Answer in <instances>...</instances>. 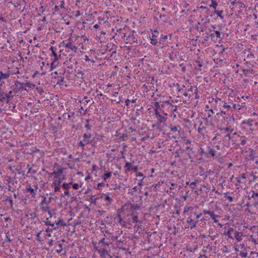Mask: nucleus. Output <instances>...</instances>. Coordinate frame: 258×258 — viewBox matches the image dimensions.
<instances>
[{
  "instance_id": "obj_55",
  "label": "nucleus",
  "mask_w": 258,
  "mask_h": 258,
  "mask_svg": "<svg viewBox=\"0 0 258 258\" xmlns=\"http://www.w3.org/2000/svg\"><path fill=\"white\" fill-rule=\"evenodd\" d=\"M42 66H40L41 68V74L42 75H45L48 72V69L46 70V69H44Z\"/></svg>"
},
{
  "instance_id": "obj_58",
  "label": "nucleus",
  "mask_w": 258,
  "mask_h": 258,
  "mask_svg": "<svg viewBox=\"0 0 258 258\" xmlns=\"http://www.w3.org/2000/svg\"><path fill=\"white\" fill-rule=\"evenodd\" d=\"M58 245L59 248L58 249H56V252L57 253H59L61 252L62 251V245L61 244H58Z\"/></svg>"
},
{
  "instance_id": "obj_34",
  "label": "nucleus",
  "mask_w": 258,
  "mask_h": 258,
  "mask_svg": "<svg viewBox=\"0 0 258 258\" xmlns=\"http://www.w3.org/2000/svg\"><path fill=\"white\" fill-rule=\"evenodd\" d=\"M132 221L134 223L137 224L138 223H141V222L139 220L138 216L137 214L134 213L132 214Z\"/></svg>"
},
{
  "instance_id": "obj_1",
  "label": "nucleus",
  "mask_w": 258,
  "mask_h": 258,
  "mask_svg": "<svg viewBox=\"0 0 258 258\" xmlns=\"http://www.w3.org/2000/svg\"><path fill=\"white\" fill-rule=\"evenodd\" d=\"M66 169V168L61 167L58 168L56 170H54L52 172L48 173L49 176H53L50 184V188L52 191L55 193L60 192L61 184L63 180H65V175H61Z\"/></svg>"
},
{
  "instance_id": "obj_10",
  "label": "nucleus",
  "mask_w": 258,
  "mask_h": 258,
  "mask_svg": "<svg viewBox=\"0 0 258 258\" xmlns=\"http://www.w3.org/2000/svg\"><path fill=\"white\" fill-rule=\"evenodd\" d=\"M203 213L204 215H209L214 223H217L218 222L217 218H220V216L216 215L214 211L204 209L203 210Z\"/></svg>"
},
{
  "instance_id": "obj_25",
  "label": "nucleus",
  "mask_w": 258,
  "mask_h": 258,
  "mask_svg": "<svg viewBox=\"0 0 258 258\" xmlns=\"http://www.w3.org/2000/svg\"><path fill=\"white\" fill-rule=\"evenodd\" d=\"M117 136V142H120L124 141L125 138L127 137V135L125 134H118Z\"/></svg>"
},
{
  "instance_id": "obj_20",
  "label": "nucleus",
  "mask_w": 258,
  "mask_h": 258,
  "mask_svg": "<svg viewBox=\"0 0 258 258\" xmlns=\"http://www.w3.org/2000/svg\"><path fill=\"white\" fill-rule=\"evenodd\" d=\"M48 173H50L46 171L44 169H42L41 171L37 174L38 177H37V179H39L40 182L43 181L41 176H45L46 174L48 175Z\"/></svg>"
},
{
  "instance_id": "obj_16",
  "label": "nucleus",
  "mask_w": 258,
  "mask_h": 258,
  "mask_svg": "<svg viewBox=\"0 0 258 258\" xmlns=\"http://www.w3.org/2000/svg\"><path fill=\"white\" fill-rule=\"evenodd\" d=\"M221 34L219 31H214L213 33L210 34V37L212 41L216 42L220 38Z\"/></svg>"
},
{
  "instance_id": "obj_57",
  "label": "nucleus",
  "mask_w": 258,
  "mask_h": 258,
  "mask_svg": "<svg viewBox=\"0 0 258 258\" xmlns=\"http://www.w3.org/2000/svg\"><path fill=\"white\" fill-rule=\"evenodd\" d=\"M85 127L88 130H90L91 128V125L89 124V120H86V124L85 125Z\"/></svg>"
},
{
  "instance_id": "obj_11",
  "label": "nucleus",
  "mask_w": 258,
  "mask_h": 258,
  "mask_svg": "<svg viewBox=\"0 0 258 258\" xmlns=\"http://www.w3.org/2000/svg\"><path fill=\"white\" fill-rule=\"evenodd\" d=\"M155 106L156 107V108L154 109V114L155 115V117H157L158 116L160 115L161 112H162L163 115L165 116L168 115L167 113L165 112V110L160 106L159 102H156L155 103Z\"/></svg>"
},
{
  "instance_id": "obj_32",
  "label": "nucleus",
  "mask_w": 258,
  "mask_h": 258,
  "mask_svg": "<svg viewBox=\"0 0 258 258\" xmlns=\"http://www.w3.org/2000/svg\"><path fill=\"white\" fill-rule=\"evenodd\" d=\"M42 232L40 231V232H38L36 235V239L40 243H42L44 240V238L42 235Z\"/></svg>"
},
{
  "instance_id": "obj_39",
  "label": "nucleus",
  "mask_w": 258,
  "mask_h": 258,
  "mask_svg": "<svg viewBox=\"0 0 258 258\" xmlns=\"http://www.w3.org/2000/svg\"><path fill=\"white\" fill-rule=\"evenodd\" d=\"M251 197L255 200L254 204L258 205V193L253 192Z\"/></svg>"
},
{
  "instance_id": "obj_14",
  "label": "nucleus",
  "mask_w": 258,
  "mask_h": 258,
  "mask_svg": "<svg viewBox=\"0 0 258 258\" xmlns=\"http://www.w3.org/2000/svg\"><path fill=\"white\" fill-rule=\"evenodd\" d=\"M110 13H111L110 11H106L104 12L103 16H100L98 18L99 23H100L102 22H103V23L107 22L109 20V17L111 16Z\"/></svg>"
},
{
  "instance_id": "obj_47",
  "label": "nucleus",
  "mask_w": 258,
  "mask_h": 258,
  "mask_svg": "<svg viewBox=\"0 0 258 258\" xmlns=\"http://www.w3.org/2000/svg\"><path fill=\"white\" fill-rule=\"evenodd\" d=\"M36 90L37 93H39L40 95H42L44 93L43 89L41 88L40 87H37L36 88Z\"/></svg>"
},
{
  "instance_id": "obj_9",
  "label": "nucleus",
  "mask_w": 258,
  "mask_h": 258,
  "mask_svg": "<svg viewBox=\"0 0 258 258\" xmlns=\"http://www.w3.org/2000/svg\"><path fill=\"white\" fill-rule=\"evenodd\" d=\"M232 131L233 130L231 129L230 127H227L221 129V134L223 135V137L226 141L228 142V143H229L231 139L230 135Z\"/></svg>"
},
{
  "instance_id": "obj_53",
  "label": "nucleus",
  "mask_w": 258,
  "mask_h": 258,
  "mask_svg": "<svg viewBox=\"0 0 258 258\" xmlns=\"http://www.w3.org/2000/svg\"><path fill=\"white\" fill-rule=\"evenodd\" d=\"M240 144L241 145H244L246 144V140L245 139V137H242L240 138Z\"/></svg>"
},
{
  "instance_id": "obj_45",
  "label": "nucleus",
  "mask_w": 258,
  "mask_h": 258,
  "mask_svg": "<svg viewBox=\"0 0 258 258\" xmlns=\"http://www.w3.org/2000/svg\"><path fill=\"white\" fill-rule=\"evenodd\" d=\"M105 186V183L103 182H99L97 184V187H96V189L101 190V187H104Z\"/></svg>"
},
{
  "instance_id": "obj_8",
  "label": "nucleus",
  "mask_w": 258,
  "mask_h": 258,
  "mask_svg": "<svg viewBox=\"0 0 258 258\" xmlns=\"http://www.w3.org/2000/svg\"><path fill=\"white\" fill-rule=\"evenodd\" d=\"M65 41L74 45H76L78 47L82 44L80 37L75 34H71L69 38Z\"/></svg>"
},
{
  "instance_id": "obj_4",
  "label": "nucleus",
  "mask_w": 258,
  "mask_h": 258,
  "mask_svg": "<svg viewBox=\"0 0 258 258\" xmlns=\"http://www.w3.org/2000/svg\"><path fill=\"white\" fill-rule=\"evenodd\" d=\"M62 46L63 47L62 50H60L59 52L61 53L63 51L66 53H76L78 51V46L71 44L65 40L63 41L62 43Z\"/></svg>"
},
{
  "instance_id": "obj_48",
  "label": "nucleus",
  "mask_w": 258,
  "mask_h": 258,
  "mask_svg": "<svg viewBox=\"0 0 258 258\" xmlns=\"http://www.w3.org/2000/svg\"><path fill=\"white\" fill-rule=\"evenodd\" d=\"M208 154L212 157H214L215 156V150L213 148H210L209 150Z\"/></svg>"
},
{
  "instance_id": "obj_61",
  "label": "nucleus",
  "mask_w": 258,
  "mask_h": 258,
  "mask_svg": "<svg viewBox=\"0 0 258 258\" xmlns=\"http://www.w3.org/2000/svg\"><path fill=\"white\" fill-rule=\"evenodd\" d=\"M70 191H69V190H65V191L63 192V194H62L61 196L62 197H64V196H69L70 195Z\"/></svg>"
},
{
  "instance_id": "obj_22",
  "label": "nucleus",
  "mask_w": 258,
  "mask_h": 258,
  "mask_svg": "<svg viewBox=\"0 0 258 258\" xmlns=\"http://www.w3.org/2000/svg\"><path fill=\"white\" fill-rule=\"evenodd\" d=\"M156 118L157 120L158 123H164L167 120V116L164 115H162L161 114L158 116Z\"/></svg>"
},
{
  "instance_id": "obj_15",
  "label": "nucleus",
  "mask_w": 258,
  "mask_h": 258,
  "mask_svg": "<svg viewBox=\"0 0 258 258\" xmlns=\"http://www.w3.org/2000/svg\"><path fill=\"white\" fill-rule=\"evenodd\" d=\"M101 198L103 199L105 205L107 206H110L113 201L112 199L109 196L108 193L103 194Z\"/></svg>"
},
{
  "instance_id": "obj_33",
  "label": "nucleus",
  "mask_w": 258,
  "mask_h": 258,
  "mask_svg": "<svg viewBox=\"0 0 258 258\" xmlns=\"http://www.w3.org/2000/svg\"><path fill=\"white\" fill-rule=\"evenodd\" d=\"M64 81V78L63 77L61 76L58 77L57 78V84H58L60 86H63L64 85L66 86L67 85L64 84L65 83Z\"/></svg>"
},
{
  "instance_id": "obj_54",
  "label": "nucleus",
  "mask_w": 258,
  "mask_h": 258,
  "mask_svg": "<svg viewBox=\"0 0 258 258\" xmlns=\"http://www.w3.org/2000/svg\"><path fill=\"white\" fill-rule=\"evenodd\" d=\"M19 73V71L17 68H16V70H14L13 71L10 70V76L12 75L18 74Z\"/></svg>"
},
{
  "instance_id": "obj_2",
  "label": "nucleus",
  "mask_w": 258,
  "mask_h": 258,
  "mask_svg": "<svg viewBox=\"0 0 258 258\" xmlns=\"http://www.w3.org/2000/svg\"><path fill=\"white\" fill-rule=\"evenodd\" d=\"M50 50L51 51L50 54L51 62L49 64L48 68V72H50L58 67L59 62V59H60V55H57L56 53L55 52L54 48L53 46H51Z\"/></svg>"
},
{
  "instance_id": "obj_35",
  "label": "nucleus",
  "mask_w": 258,
  "mask_h": 258,
  "mask_svg": "<svg viewBox=\"0 0 258 258\" xmlns=\"http://www.w3.org/2000/svg\"><path fill=\"white\" fill-rule=\"evenodd\" d=\"M114 219L117 220L118 223H119L121 226L125 225V222L122 220L120 214H118Z\"/></svg>"
},
{
  "instance_id": "obj_36",
  "label": "nucleus",
  "mask_w": 258,
  "mask_h": 258,
  "mask_svg": "<svg viewBox=\"0 0 258 258\" xmlns=\"http://www.w3.org/2000/svg\"><path fill=\"white\" fill-rule=\"evenodd\" d=\"M53 222H54V224H56V225H61V226H67V223H66L63 220L59 219L58 220H52Z\"/></svg>"
},
{
  "instance_id": "obj_37",
  "label": "nucleus",
  "mask_w": 258,
  "mask_h": 258,
  "mask_svg": "<svg viewBox=\"0 0 258 258\" xmlns=\"http://www.w3.org/2000/svg\"><path fill=\"white\" fill-rule=\"evenodd\" d=\"M26 216L28 218H31V219H33L37 217V214L34 212H32L31 213H27L26 214Z\"/></svg>"
},
{
  "instance_id": "obj_7",
  "label": "nucleus",
  "mask_w": 258,
  "mask_h": 258,
  "mask_svg": "<svg viewBox=\"0 0 258 258\" xmlns=\"http://www.w3.org/2000/svg\"><path fill=\"white\" fill-rule=\"evenodd\" d=\"M137 35L134 31L130 32L125 39V43L126 44H133L135 43H137Z\"/></svg>"
},
{
  "instance_id": "obj_26",
  "label": "nucleus",
  "mask_w": 258,
  "mask_h": 258,
  "mask_svg": "<svg viewBox=\"0 0 258 258\" xmlns=\"http://www.w3.org/2000/svg\"><path fill=\"white\" fill-rule=\"evenodd\" d=\"M198 221H195L190 218H188L187 219V222L190 224V227L191 229L195 228L196 226Z\"/></svg>"
},
{
  "instance_id": "obj_17",
  "label": "nucleus",
  "mask_w": 258,
  "mask_h": 258,
  "mask_svg": "<svg viewBox=\"0 0 258 258\" xmlns=\"http://www.w3.org/2000/svg\"><path fill=\"white\" fill-rule=\"evenodd\" d=\"M235 232V230L232 228H229L227 231H225L224 235L226 236H228L229 238L233 240L234 239V233Z\"/></svg>"
},
{
  "instance_id": "obj_52",
  "label": "nucleus",
  "mask_w": 258,
  "mask_h": 258,
  "mask_svg": "<svg viewBox=\"0 0 258 258\" xmlns=\"http://www.w3.org/2000/svg\"><path fill=\"white\" fill-rule=\"evenodd\" d=\"M84 74L82 71H78L76 75V76L78 78L83 79Z\"/></svg>"
},
{
  "instance_id": "obj_23",
  "label": "nucleus",
  "mask_w": 258,
  "mask_h": 258,
  "mask_svg": "<svg viewBox=\"0 0 258 258\" xmlns=\"http://www.w3.org/2000/svg\"><path fill=\"white\" fill-rule=\"evenodd\" d=\"M100 253V256L102 258H105L106 255L108 254V252L106 249L104 247L101 248L99 249H97Z\"/></svg>"
},
{
  "instance_id": "obj_13",
  "label": "nucleus",
  "mask_w": 258,
  "mask_h": 258,
  "mask_svg": "<svg viewBox=\"0 0 258 258\" xmlns=\"http://www.w3.org/2000/svg\"><path fill=\"white\" fill-rule=\"evenodd\" d=\"M25 192L29 194V196L33 198L35 197L37 193L36 189H34L30 183L28 184L27 187L25 189Z\"/></svg>"
},
{
  "instance_id": "obj_64",
  "label": "nucleus",
  "mask_w": 258,
  "mask_h": 258,
  "mask_svg": "<svg viewBox=\"0 0 258 258\" xmlns=\"http://www.w3.org/2000/svg\"><path fill=\"white\" fill-rule=\"evenodd\" d=\"M136 176H138V177H141L143 178H144L143 174L142 172H137Z\"/></svg>"
},
{
  "instance_id": "obj_19",
  "label": "nucleus",
  "mask_w": 258,
  "mask_h": 258,
  "mask_svg": "<svg viewBox=\"0 0 258 258\" xmlns=\"http://www.w3.org/2000/svg\"><path fill=\"white\" fill-rule=\"evenodd\" d=\"M10 76V70H8L6 73H3L2 71H0V82L2 80H6L8 79Z\"/></svg>"
},
{
  "instance_id": "obj_62",
  "label": "nucleus",
  "mask_w": 258,
  "mask_h": 258,
  "mask_svg": "<svg viewBox=\"0 0 258 258\" xmlns=\"http://www.w3.org/2000/svg\"><path fill=\"white\" fill-rule=\"evenodd\" d=\"M45 231L46 232V233H50L51 235H52V231H53V229L52 228H47Z\"/></svg>"
},
{
  "instance_id": "obj_40",
  "label": "nucleus",
  "mask_w": 258,
  "mask_h": 258,
  "mask_svg": "<svg viewBox=\"0 0 258 258\" xmlns=\"http://www.w3.org/2000/svg\"><path fill=\"white\" fill-rule=\"evenodd\" d=\"M51 2L53 3V4H56V5L54 6L53 10L54 11V12L55 13V12H58L60 9V7L59 5H58V2H57V3H55V2H53V0H51Z\"/></svg>"
},
{
  "instance_id": "obj_56",
  "label": "nucleus",
  "mask_w": 258,
  "mask_h": 258,
  "mask_svg": "<svg viewBox=\"0 0 258 258\" xmlns=\"http://www.w3.org/2000/svg\"><path fill=\"white\" fill-rule=\"evenodd\" d=\"M222 107L225 109H229L231 108L230 105L228 104L226 102H223V105Z\"/></svg>"
},
{
  "instance_id": "obj_29",
  "label": "nucleus",
  "mask_w": 258,
  "mask_h": 258,
  "mask_svg": "<svg viewBox=\"0 0 258 258\" xmlns=\"http://www.w3.org/2000/svg\"><path fill=\"white\" fill-rule=\"evenodd\" d=\"M112 175V172H108L106 173H104L102 176L101 178L103 179L104 181H106L107 180L110 178Z\"/></svg>"
},
{
  "instance_id": "obj_51",
  "label": "nucleus",
  "mask_w": 258,
  "mask_h": 258,
  "mask_svg": "<svg viewBox=\"0 0 258 258\" xmlns=\"http://www.w3.org/2000/svg\"><path fill=\"white\" fill-rule=\"evenodd\" d=\"M98 245L101 244L103 245V246L107 245L108 243L105 242V238H103L102 239L100 240L98 242Z\"/></svg>"
},
{
  "instance_id": "obj_31",
  "label": "nucleus",
  "mask_w": 258,
  "mask_h": 258,
  "mask_svg": "<svg viewBox=\"0 0 258 258\" xmlns=\"http://www.w3.org/2000/svg\"><path fill=\"white\" fill-rule=\"evenodd\" d=\"M169 128L172 132H173L176 134H178L179 133V130L180 128V127L179 126H170L169 127Z\"/></svg>"
},
{
  "instance_id": "obj_38",
  "label": "nucleus",
  "mask_w": 258,
  "mask_h": 258,
  "mask_svg": "<svg viewBox=\"0 0 258 258\" xmlns=\"http://www.w3.org/2000/svg\"><path fill=\"white\" fill-rule=\"evenodd\" d=\"M214 13L217 14L218 17H219L221 19L224 18V16L223 15V11L222 10H215Z\"/></svg>"
},
{
  "instance_id": "obj_43",
  "label": "nucleus",
  "mask_w": 258,
  "mask_h": 258,
  "mask_svg": "<svg viewBox=\"0 0 258 258\" xmlns=\"http://www.w3.org/2000/svg\"><path fill=\"white\" fill-rule=\"evenodd\" d=\"M132 167H132L131 163L128 162H126L125 163V164L124 165V168H126L127 171L131 170Z\"/></svg>"
},
{
  "instance_id": "obj_24",
  "label": "nucleus",
  "mask_w": 258,
  "mask_h": 258,
  "mask_svg": "<svg viewBox=\"0 0 258 258\" xmlns=\"http://www.w3.org/2000/svg\"><path fill=\"white\" fill-rule=\"evenodd\" d=\"M73 179H70V181L69 182H63L61 184V187L64 190H69L70 187V186L72 184Z\"/></svg>"
},
{
  "instance_id": "obj_21",
  "label": "nucleus",
  "mask_w": 258,
  "mask_h": 258,
  "mask_svg": "<svg viewBox=\"0 0 258 258\" xmlns=\"http://www.w3.org/2000/svg\"><path fill=\"white\" fill-rule=\"evenodd\" d=\"M246 176L245 174L243 173L240 175L238 177L236 178L237 181L239 183H245L246 182Z\"/></svg>"
},
{
  "instance_id": "obj_60",
  "label": "nucleus",
  "mask_w": 258,
  "mask_h": 258,
  "mask_svg": "<svg viewBox=\"0 0 258 258\" xmlns=\"http://www.w3.org/2000/svg\"><path fill=\"white\" fill-rule=\"evenodd\" d=\"M233 108L234 109H238V110H240L241 108L240 106L239 105H236V104H233Z\"/></svg>"
},
{
  "instance_id": "obj_41",
  "label": "nucleus",
  "mask_w": 258,
  "mask_h": 258,
  "mask_svg": "<svg viewBox=\"0 0 258 258\" xmlns=\"http://www.w3.org/2000/svg\"><path fill=\"white\" fill-rule=\"evenodd\" d=\"M212 4L210 5V8H213L215 10H216V8L218 6V3L215 0H211Z\"/></svg>"
},
{
  "instance_id": "obj_30",
  "label": "nucleus",
  "mask_w": 258,
  "mask_h": 258,
  "mask_svg": "<svg viewBox=\"0 0 258 258\" xmlns=\"http://www.w3.org/2000/svg\"><path fill=\"white\" fill-rule=\"evenodd\" d=\"M174 86L176 88V90L173 91L174 92L176 91V92L178 93L185 90L184 88H185V87L184 86H183L182 87H181L178 83H176V84H174Z\"/></svg>"
},
{
  "instance_id": "obj_28",
  "label": "nucleus",
  "mask_w": 258,
  "mask_h": 258,
  "mask_svg": "<svg viewBox=\"0 0 258 258\" xmlns=\"http://www.w3.org/2000/svg\"><path fill=\"white\" fill-rule=\"evenodd\" d=\"M157 36L155 35L154 33H152V37L150 39V43L153 45L155 46L157 43Z\"/></svg>"
},
{
  "instance_id": "obj_6",
  "label": "nucleus",
  "mask_w": 258,
  "mask_h": 258,
  "mask_svg": "<svg viewBox=\"0 0 258 258\" xmlns=\"http://www.w3.org/2000/svg\"><path fill=\"white\" fill-rule=\"evenodd\" d=\"M161 107L165 111L169 112H174L177 110V106L172 105L169 101H166L162 103Z\"/></svg>"
},
{
  "instance_id": "obj_5",
  "label": "nucleus",
  "mask_w": 258,
  "mask_h": 258,
  "mask_svg": "<svg viewBox=\"0 0 258 258\" xmlns=\"http://www.w3.org/2000/svg\"><path fill=\"white\" fill-rule=\"evenodd\" d=\"M235 250L237 252V254L242 257L245 258L247 256L246 245L244 243L235 245Z\"/></svg>"
},
{
  "instance_id": "obj_59",
  "label": "nucleus",
  "mask_w": 258,
  "mask_h": 258,
  "mask_svg": "<svg viewBox=\"0 0 258 258\" xmlns=\"http://www.w3.org/2000/svg\"><path fill=\"white\" fill-rule=\"evenodd\" d=\"M82 15L80 11H76L74 12V16L76 18L79 17Z\"/></svg>"
},
{
  "instance_id": "obj_50",
  "label": "nucleus",
  "mask_w": 258,
  "mask_h": 258,
  "mask_svg": "<svg viewBox=\"0 0 258 258\" xmlns=\"http://www.w3.org/2000/svg\"><path fill=\"white\" fill-rule=\"evenodd\" d=\"M59 2L58 3V5L60 8V9H65L64 8V0H59Z\"/></svg>"
},
{
  "instance_id": "obj_27",
  "label": "nucleus",
  "mask_w": 258,
  "mask_h": 258,
  "mask_svg": "<svg viewBox=\"0 0 258 258\" xmlns=\"http://www.w3.org/2000/svg\"><path fill=\"white\" fill-rule=\"evenodd\" d=\"M91 138L90 134L85 133L84 134L83 137V142H85V144H88L90 142V139Z\"/></svg>"
},
{
  "instance_id": "obj_18",
  "label": "nucleus",
  "mask_w": 258,
  "mask_h": 258,
  "mask_svg": "<svg viewBox=\"0 0 258 258\" xmlns=\"http://www.w3.org/2000/svg\"><path fill=\"white\" fill-rule=\"evenodd\" d=\"M234 239L235 238L237 242H240L242 240L243 234L241 232L235 231L234 233Z\"/></svg>"
},
{
  "instance_id": "obj_49",
  "label": "nucleus",
  "mask_w": 258,
  "mask_h": 258,
  "mask_svg": "<svg viewBox=\"0 0 258 258\" xmlns=\"http://www.w3.org/2000/svg\"><path fill=\"white\" fill-rule=\"evenodd\" d=\"M182 94L185 97V99H189L191 97L190 93L187 92H184Z\"/></svg>"
},
{
  "instance_id": "obj_42",
  "label": "nucleus",
  "mask_w": 258,
  "mask_h": 258,
  "mask_svg": "<svg viewBox=\"0 0 258 258\" xmlns=\"http://www.w3.org/2000/svg\"><path fill=\"white\" fill-rule=\"evenodd\" d=\"M41 232H42V235L43 237H44V239H46L48 237H50L52 236L50 233H46V232L45 230H41Z\"/></svg>"
},
{
  "instance_id": "obj_3",
  "label": "nucleus",
  "mask_w": 258,
  "mask_h": 258,
  "mask_svg": "<svg viewBox=\"0 0 258 258\" xmlns=\"http://www.w3.org/2000/svg\"><path fill=\"white\" fill-rule=\"evenodd\" d=\"M41 209L43 214L46 217L44 222L46 225H49L52 227L54 226V222L52 221V215L51 213L50 208L47 204L42 203Z\"/></svg>"
},
{
  "instance_id": "obj_12",
  "label": "nucleus",
  "mask_w": 258,
  "mask_h": 258,
  "mask_svg": "<svg viewBox=\"0 0 258 258\" xmlns=\"http://www.w3.org/2000/svg\"><path fill=\"white\" fill-rule=\"evenodd\" d=\"M12 93V91L9 92V94H6L4 91H0V101L4 103H8L10 100V94Z\"/></svg>"
},
{
  "instance_id": "obj_46",
  "label": "nucleus",
  "mask_w": 258,
  "mask_h": 258,
  "mask_svg": "<svg viewBox=\"0 0 258 258\" xmlns=\"http://www.w3.org/2000/svg\"><path fill=\"white\" fill-rule=\"evenodd\" d=\"M193 91H195V92H196L198 91L197 88L190 86L189 88H188L187 92L189 93V92H192Z\"/></svg>"
},
{
  "instance_id": "obj_44",
  "label": "nucleus",
  "mask_w": 258,
  "mask_h": 258,
  "mask_svg": "<svg viewBox=\"0 0 258 258\" xmlns=\"http://www.w3.org/2000/svg\"><path fill=\"white\" fill-rule=\"evenodd\" d=\"M71 185H72V188H73V189L75 190H77L79 188V187H81L82 186V184L80 185L78 183H73V182Z\"/></svg>"
},
{
  "instance_id": "obj_63",
  "label": "nucleus",
  "mask_w": 258,
  "mask_h": 258,
  "mask_svg": "<svg viewBox=\"0 0 258 258\" xmlns=\"http://www.w3.org/2000/svg\"><path fill=\"white\" fill-rule=\"evenodd\" d=\"M148 138H149V135H146L145 137H143V138H142L141 139V141H142V142L145 141L147 139H148Z\"/></svg>"
}]
</instances>
